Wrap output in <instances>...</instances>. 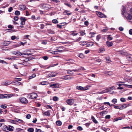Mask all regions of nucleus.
I'll return each instance as SVG.
<instances>
[{"label":"nucleus","mask_w":132,"mask_h":132,"mask_svg":"<svg viewBox=\"0 0 132 132\" xmlns=\"http://www.w3.org/2000/svg\"><path fill=\"white\" fill-rule=\"evenodd\" d=\"M120 100L121 102H125L126 101V99L125 98H122L120 99Z\"/></svg>","instance_id":"obj_54"},{"label":"nucleus","mask_w":132,"mask_h":132,"mask_svg":"<svg viewBox=\"0 0 132 132\" xmlns=\"http://www.w3.org/2000/svg\"><path fill=\"white\" fill-rule=\"evenodd\" d=\"M35 130L36 132H41V130L40 129L36 128Z\"/></svg>","instance_id":"obj_64"},{"label":"nucleus","mask_w":132,"mask_h":132,"mask_svg":"<svg viewBox=\"0 0 132 132\" xmlns=\"http://www.w3.org/2000/svg\"><path fill=\"white\" fill-rule=\"evenodd\" d=\"M14 14L16 15H19L20 14V11H15Z\"/></svg>","instance_id":"obj_48"},{"label":"nucleus","mask_w":132,"mask_h":132,"mask_svg":"<svg viewBox=\"0 0 132 132\" xmlns=\"http://www.w3.org/2000/svg\"><path fill=\"white\" fill-rule=\"evenodd\" d=\"M91 86V85H86L85 87H84V90L88 89Z\"/></svg>","instance_id":"obj_26"},{"label":"nucleus","mask_w":132,"mask_h":132,"mask_svg":"<svg viewBox=\"0 0 132 132\" xmlns=\"http://www.w3.org/2000/svg\"><path fill=\"white\" fill-rule=\"evenodd\" d=\"M127 81L130 83V84L132 83V80L131 79V78L130 79H125Z\"/></svg>","instance_id":"obj_35"},{"label":"nucleus","mask_w":132,"mask_h":132,"mask_svg":"<svg viewBox=\"0 0 132 132\" xmlns=\"http://www.w3.org/2000/svg\"><path fill=\"white\" fill-rule=\"evenodd\" d=\"M58 73L57 72H53L50 73L48 75L49 77H55V76Z\"/></svg>","instance_id":"obj_7"},{"label":"nucleus","mask_w":132,"mask_h":132,"mask_svg":"<svg viewBox=\"0 0 132 132\" xmlns=\"http://www.w3.org/2000/svg\"><path fill=\"white\" fill-rule=\"evenodd\" d=\"M80 45L84 46L87 44L88 42L87 41H81L79 42Z\"/></svg>","instance_id":"obj_25"},{"label":"nucleus","mask_w":132,"mask_h":132,"mask_svg":"<svg viewBox=\"0 0 132 132\" xmlns=\"http://www.w3.org/2000/svg\"><path fill=\"white\" fill-rule=\"evenodd\" d=\"M91 119L95 123H97V121L96 120L93 116L92 117Z\"/></svg>","instance_id":"obj_33"},{"label":"nucleus","mask_w":132,"mask_h":132,"mask_svg":"<svg viewBox=\"0 0 132 132\" xmlns=\"http://www.w3.org/2000/svg\"><path fill=\"white\" fill-rule=\"evenodd\" d=\"M126 71L129 72H132V63L130 64V67L126 69Z\"/></svg>","instance_id":"obj_13"},{"label":"nucleus","mask_w":132,"mask_h":132,"mask_svg":"<svg viewBox=\"0 0 132 132\" xmlns=\"http://www.w3.org/2000/svg\"><path fill=\"white\" fill-rule=\"evenodd\" d=\"M7 126L5 125L3 126L2 129L3 130L5 131H7Z\"/></svg>","instance_id":"obj_28"},{"label":"nucleus","mask_w":132,"mask_h":132,"mask_svg":"<svg viewBox=\"0 0 132 132\" xmlns=\"http://www.w3.org/2000/svg\"><path fill=\"white\" fill-rule=\"evenodd\" d=\"M10 44V42L8 41H5L4 42V44L5 46H7Z\"/></svg>","instance_id":"obj_42"},{"label":"nucleus","mask_w":132,"mask_h":132,"mask_svg":"<svg viewBox=\"0 0 132 132\" xmlns=\"http://www.w3.org/2000/svg\"><path fill=\"white\" fill-rule=\"evenodd\" d=\"M19 19V18L18 16H15L14 17V20L17 21Z\"/></svg>","instance_id":"obj_60"},{"label":"nucleus","mask_w":132,"mask_h":132,"mask_svg":"<svg viewBox=\"0 0 132 132\" xmlns=\"http://www.w3.org/2000/svg\"><path fill=\"white\" fill-rule=\"evenodd\" d=\"M11 83V82L9 81H7L6 82H2V84L3 85L7 86Z\"/></svg>","instance_id":"obj_19"},{"label":"nucleus","mask_w":132,"mask_h":132,"mask_svg":"<svg viewBox=\"0 0 132 132\" xmlns=\"http://www.w3.org/2000/svg\"><path fill=\"white\" fill-rule=\"evenodd\" d=\"M59 98L56 96H54L53 98V100L54 101H56L58 100Z\"/></svg>","instance_id":"obj_47"},{"label":"nucleus","mask_w":132,"mask_h":132,"mask_svg":"<svg viewBox=\"0 0 132 132\" xmlns=\"http://www.w3.org/2000/svg\"><path fill=\"white\" fill-rule=\"evenodd\" d=\"M13 96V95L12 94H5L4 97H5V98H10L12 97Z\"/></svg>","instance_id":"obj_15"},{"label":"nucleus","mask_w":132,"mask_h":132,"mask_svg":"<svg viewBox=\"0 0 132 132\" xmlns=\"http://www.w3.org/2000/svg\"><path fill=\"white\" fill-rule=\"evenodd\" d=\"M106 43L107 46L108 47L111 46L113 44V43L112 42H109L108 41L106 42Z\"/></svg>","instance_id":"obj_21"},{"label":"nucleus","mask_w":132,"mask_h":132,"mask_svg":"<svg viewBox=\"0 0 132 132\" xmlns=\"http://www.w3.org/2000/svg\"><path fill=\"white\" fill-rule=\"evenodd\" d=\"M12 54H15V55L17 56H20L21 55H22L23 54L26 55L27 56H29V55H31V53H24L22 54L20 52L18 51H14L13 52H12Z\"/></svg>","instance_id":"obj_1"},{"label":"nucleus","mask_w":132,"mask_h":132,"mask_svg":"<svg viewBox=\"0 0 132 132\" xmlns=\"http://www.w3.org/2000/svg\"><path fill=\"white\" fill-rule=\"evenodd\" d=\"M64 4L65 5H66L68 6V7H71V5L69 4L68 3L65 2Z\"/></svg>","instance_id":"obj_59"},{"label":"nucleus","mask_w":132,"mask_h":132,"mask_svg":"<svg viewBox=\"0 0 132 132\" xmlns=\"http://www.w3.org/2000/svg\"><path fill=\"white\" fill-rule=\"evenodd\" d=\"M126 59L128 61H132V55L130 54L126 56Z\"/></svg>","instance_id":"obj_17"},{"label":"nucleus","mask_w":132,"mask_h":132,"mask_svg":"<svg viewBox=\"0 0 132 132\" xmlns=\"http://www.w3.org/2000/svg\"><path fill=\"white\" fill-rule=\"evenodd\" d=\"M69 11L65 10L64 12H63V14L65 15H71L72 14L71 13H69Z\"/></svg>","instance_id":"obj_24"},{"label":"nucleus","mask_w":132,"mask_h":132,"mask_svg":"<svg viewBox=\"0 0 132 132\" xmlns=\"http://www.w3.org/2000/svg\"><path fill=\"white\" fill-rule=\"evenodd\" d=\"M27 9L24 5H21L19 6V9L21 11Z\"/></svg>","instance_id":"obj_10"},{"label":"nucleus","mask_w":132,"mask_h":132,"mask_svg":"<svg viewBox=\"0 0 132 132\" xmlns=\"http://www.w3.org/2000/svg\"><path fill=\"white\" fill-rule=\"evenodd\" d=\"M107 73H108V75L109 76L112 75L113 74L112 72L110 71H108Z\"/></svg>","instance_id":"obj_53"},{"label":"nucleus","mask_w":132,"mask_h":132,"mask_svg":"<svg viewBox=\"0 0 132 132\" xmlns=\"http://www.w3.org/2000/svg\"><path fill=\"white\" fill-rule=\"evenodd\" d=\"M119 53L122 55H124L126 54V53L124 52L123 51H119Z\"/></svg>","instance_id":"obj_45"},{"label":"nucleus","mask_w":132,"mask_h":132,"mask_svg":"<svg viewBox=\"0 0 132 132\" xmlns=\"http://www.w3.org/2000/svg\"><path fill=\"white\" fill-rule=\"evenodd\" d=\"M15 119L16 120V123H17L18 122L19 123H20L21 124H22L23 123H24V121H23V120L17 118H15Z\"/></svg>","instance_id":"obj_16"},{"label":"nucleus","mask_w":132,"mask_h":132,"mask_svg":"<svg viewBox=\"0 0 132 132\" xmlns=\"http://www.w3.org/2000/svg\"><path fill=\"white\" fill-rule=\"evenodd\" d=\"M115 87L114 86H112L108 88H106V89L108 90L107 91V92H110L111 90L114 89H115Z\"/></svg>","instance_id":"obj_22"},{"label":"nucleus","mask_w":132,"mask_h":132,"mask_svg":"<svg viewBox=\"0 0 132 132\" xmlns=\"http://www.w3.org/2000/svg\"><path fill=\"white\" fill-rule=\"evenodd\" d=\"M37 96V95L35 93H32L28 96V97L31 99L36 98Z\"/></svg>","instance_id":"obj_2"},{"label":"nucleus","mask_w":132,"mask_h":132,"mask_svg":"<svg viewBox=\"0 0 132 132\" xmlns=\"http://www.w3.org/2000/svg\"><path fill=\"white\" fill-rule=\"evenodd\" d=\"M122 14H123L125 16H126L127 12L126 11V9L125 7H124L122 9Z\"/></svg>","instance_id":"obj_23"},{"label":"nucleus","mask_w":132,"mask_h":132,"mask_svg":"<svg viewBox=\"0 0 132 132\" xmlns=\"http://www.w3.org/2000/svg\"><path fill=\"white\" fill-rule=\"evenodd\" d=\"M56 123L57 125L58 126H60L62 125L61 122L60 121H56Z\"/></svg>","instance_id":"obj_38"},{"label":"nucleus","mask_w":132,"mask_h":132,"mask_svg":"<svg viewBox=\"0 0 132 132\" xmlns=\"http://www.w3.org/2000/svg\"><path fill=\"white\" fill-rule=\"evenodd\" d=\"M74 39L73 40H75V42H77L80 41L81 39V37H78L77 38H74Z\"/></svg>","instance_id":"obj_43"},{"label":"nucleus","mask_w":132,"mask_h":132,"mask_svg":"<svg viewBox=\"0 0 132 132\" xmlns=\"http://www.w3.org/2000/svg\"><path fill=\"white\" fill-rule=\"evenodd\" d=\"M28 131L30 132H33L34 130L33 128H30L28 129Z\"/></svg>","instance_id":"obj_44"},{"label":"nucleus","mask_w":132,"mask_h":132,"mask_svg":"<svg viewBox=\"0 0 132 132\" xmlns=\"http://www.w3.org/2000/svg\"><path fill=\"white\" fill-rule=\"evenodd\" d=\"M96 13L97 15L99 17L101 18H106V16L104 14L101 13L100 12L96 11Z\"/></svg>","instance_id":"obj_5"},{"label":"nucleus","mask_w":132,"mask_h":132,"mask_svg":"<svg viewBox=\"0 0 132 132\" xmlns=\"http://www.w3.org/2000/svg\"><path fill=\"white\" fill-rule=\"evenodd\" d=\"M62 52V50H59V48H58V49L55 50L54 51H52L50 52L52 53L56 54H57V53L61 52Z\"/></svg>","instance_id":"obj_9"},{"label":"nucleus","mask_w":132,"mask_h":132,"mask_svg":"<svg viewBox=\"0 0 132 132\" xmlns=\"http://www.w3.org/2000/svg\"><path fill=\"white\" fill-rule=\"evenodd\" d=\"M77 129L80 131H81L83 129L81 127L79 126L77 127Z\"/></svg>","instance_id":"obj_57"},{"label":"nucleus","mask_w":132,"mask_h":132,"mask_svg":"<svg viewBox=\"0 0 132 132\" xmlns=\"http://www.w3.org/2000/svg\"><path fill=\"white\" fill-rule=\"evenodd\" d=\"M13 96V95L12 94H5L4 97H5V98H10L12 97Z\"/></svg>","instance_id":"obj_14"},{"label":"nucleus","mask_w":132,"mask_h":132,"mask_svg":"<svg viewBox=\"0 0 132 132\" xmlns=\"http://www.w3.org/2000/svg\"><path fill=\"white\" fill-rule=\"evenodd\" d=\"M20 102L21 103L23 104H26L28 102L27 99L25 97H21L19 99Z\"/></svg>","instance_id":"obj_3"},{"label":"nucleus","mask_w":132,"mask_h":132,"mask_svg":"<svg viewBox=\"0 0 132 132\" xmlns=\"http://www.w3.org/2000/svg\"><path fill=\"white\" fill-rule=\"evenodd\" d=\"M78 56L81 59H83L85 57V56L82 53L79 54Z\"/></svg>","instance_id":"obj_31"},{"label":"nucleus","mask_w":132,"mask_h":132,"mask_svg":"<svg viewBox=\"0 0 132 132\" xmlns=\"http://www.w3.org/2000/svg\"><path fill=\"white\" fill-rule=\"evenodd\" d=\"M52 22L54 23H58V21L56 19H53L52 21Z\"/></svg>","instance_id":"obj_51"},{"label":"nucleus","mask_w":132,"mask_h":132,"mask_svg":"<svg viewBox=\"0 0 132 132\" xmlns=\"http://www.w3.org/2000/svg\"><path fill=\"white\" fill-rule=\"evenodd\" d=\"M20 20L21 21L20 24L22 25H24L25 24V22L26 21V19L23 17H20Z\"/></svg>","instance_id":"obj_8"},{"label":"nucleus","mask_w":132,"mask_h":132,"mask_svg":"<svg viewBox=\"0 0 132 132\" xmlns=\"http://www.w3.org/2000/svg\"><path fill=\"white\" fill-rule=\"evenodd\" d=\"M9 122L12 123L16 124V120L15 119L14 120H10L9 121Z\"/></svg>","instance_id":"obj_30"},{"label":"nucleus","mask_w":132,"mask_h":132,"mask_svg":"<svg viewBox=\"0 0 132 132\" xmlns=\"http://www.w3.org/2000/svg\"><path fill=\"white\" fill-rule=\"evenodd\" d=\"M43 114L47 116H49L50 115V113L49 111H47L46 112H45Z\"/></svg>","instance_id":"obj_40"},{"label":"nucleus","mask_w":132,"mask_h":132,"mask_svg":"<svg viewBox=\"0 0 132 132\" xmlns=\"http://www.w3.org/2000/svg\"><path fill=\"white\" fill-rule=\"evenodd\" d=\"M55 3H56L57 5H59L60 3V1L57 0H56L55 2Z\"/></svg>","instance_id":"obj_58"},{"label":"nucleus","mask_w":132,"mask_h":132,"mask_svg":"<svg viewBox=\"0 0 132 132\" xmlns=\"http://www.w3.org/2000/svg\"><path fill=\"white\" fill-rule=\"evenodd\" d=\"M108 30V29L107 28H105V29L102 30H101V32H106Z\"/></svg>","instance_id":"obj_55"},{"label":"nucleus","mask_w":132,"mask_h":132,"mask_svg":"<svg viewBox=\"0 0 132 132\" xmlns=\"http://www.w3.org/2000/svg\"><path fill=\"white\" fill-rule=\"evenodd\" d=\"M66 102L69 105H71L74 103V100L73 99H69L67 100Z\"/></svg>","instance_id":"obj_4"},{"label":"nucleus","mask_w":132,"mask_h":132,"mask_svg":"<svg viewBox=\"0 0 132 132\" xmlns=\"http://www.w3.org/2000/svg\"><path fill=\"white\" fill-rule=\"evenodd\" d=\"M107 90H108L107 89H106L102 91L101 92H99L98 93L99 94H103L105 93H107Z\"/></svg>","instance_id":"obj_34"},{"label":"nucleus","mask_w":132,"mask_h":132,"mask_svg":"<svg viewBox=\"0 0 132 132\" xmlns=\"http://www.w3.org/2000/svg\"><path fill=\"white\" fill-rule=\"evenodd\" d=\"M50 86L53 88H57L59 87V85L58 84H54L50 85Z\"/></svg>","instance_id":"obj_12"},{"label":"nucleus","mask_w":132,"mask_h":132,"mask_svg":"<svg viewBox=\"0 0 132 132\" xmlns=\"http://www.w3.org/2000/svg\"><path fill=\"white\" fill-rule=\"evenodd\" d=\"M94 32H90L89 34V37H94Z\"/></svg>","instance_id":"obj_36"},{"label":"nucleus","mask_w":132,"mask_h":132,"mask_svg":"<svg viewBox=\"0 0 132 132\" xmlns=\"http://www.w3.org/2000/svg\"><path fill=\"white\" fill-rule=\"evenodd\" d=\"M107 39L109 40H111L113 39V37L110 35H107Z\"/></svg>","instance_id":"obj_32"},{"label":"nucleus","mask_w":132,"mask_h":132,"mask_svg":"<svg viewBox=\"0 0 132 132\" xmlns=\"http://www.w3.org/2000/svg\"><path fill=\"white\" fill-rule=\"evenodd\" d=\"M4 94L3 95V94H0V98H5L4 97Z\"/></svg>","instance_id":"obj_63"},{"label":"nucleus","mask_w":132,"mask_h":132,"mask_svg":"<svg viewBox=\"0 0 132 132\" xmlns=\"http://www.w3.org/2000/svg\"><path fill=\"white\" fill-rule=\"evenodd\" d=\"M14 128L13 126L9 125L7 126V131H12L13 130Z\"/></svg>","instance_id":"obj_18"},{"label":"nucleus","mask_w":132,"mask_h":132,"mask_svg":"<svg viewBox=\"0 0 132 132\" xmlns=\"http://www.w3.org/2000/svg\"><path fill=\"white\" fill-rule=\"evenodd\" d=\"M80 69H73L72 70V71H74L75 72H78L79 71V70H80Z\"/></svg>","instance_id":"obj_62"},{"label":"nucleus","mask_w":132,"mask_h":132,"mask_svg":"<svg viewBox=\"0 0 132 132\" xmlns=\"http://www.w3.org/2000/svg\"><path fill=\"white\" fill-rule=\"evenodd\" d=\"M16 130L17 132H22L23 130L22 129L17 128L16 129Z\"/></svg>","instance_id":"obj_37"},{"label":"nucleus","mask_w":132,"mask_h":132,"mask_svg":"<svg viewBox=\"0 0 132 132\" xmlns=\"http://www.w3.org/2000/svg\"><path fill=\"white\" fill-rule=\"evenodd\" d=\"M13 9L12 7H10V8L9 9H8V11L9 12H11V11H12L13 10Z\"/></svg>","instance_id":"obj_61"},{"label":"nucleus","mask_w":132,"mask_h":132,"mask_svg":"<svg viewBox=\"0 0 132 132\" xmlns=\"http://www.w3.org/2000/svg\"><path fill=\"white\" fill-rule=\"evenodd\" d=\"M69 75H66L62 77L61 78L64 80H68Z\"/></svg>","instance_id":"obj_29"},{"label":"nucleus","mask_w":132,"mask_h":132,"mask_svg":"<svg viewBox=\"0 0 132 132\" xmlns=\"http://www.w3.org/2000/svg\"><path fill=\"white\" fill-rule=\"evenodd\" d=\"M101 37V36L100 35H97L96 37V40L98 41H99Z\"/></svg>","instance_id":"obj_50"},{"label":"nucleus","mask_w":132,"mask_h":132,"mask_svg":"<svg viewBox=\"0 0 132 132\" xmlns=\"http://www.w3.org/2000/svg\"><path fill=\"white\" fill-rule=\"evenodd\" d=\"M0 107L1 108L4 109L7 108L6 105L5 104L1 105Z\"/></svg>","instance_id":"obj_46"},{"label":"nucleus","mask_w":132,"mask_h":132,"mask_svg":"<svg viewBox=\"0 0 132 132\" xmlns=\"http://www.w3.org/2000/svg\"><path fill=\"white\" fill-rule=\"evenodd\" d=\"M105 51V50L103 48H102L100 49L99 50V52L101 53L103 51Z\"/></svg>","instance_id":"obj_56"},{"label":"nucleus","mask_w":132,"mask_h":132,"mask_svg":"<svg viewBox=\"0 0 132 132\" xmlns=\"http://www.w3.org/2000/svg\"><path fill=\"white\" fill-rule=\"evenodd\" d=\"M130 22H132V14H129L126 18Z\"/></svg>","instance_id":"obj_11"},{"label":"nucleus","mask_w":132,"mask_h":132,"mask_svg":"<svg viewBox=\"0 0 132 132\" xmlns=\"http://www.w3.org/2000/svg\"><path fill=\"white\" fill-rule=\"evenodd\" d=\"M123 85L126 87H127L129 88H132V85H128L125 84H123Z\"/></svg>","instance_id":"obj_49"},{"label":"nucleus","mask_w":132,"mask_h":132,"mask_svg":"<svg viewBox=\"0 0 132 132\" xmlns=\"http://www.w3.org/2000/svg\"><path fill=\"white\" fill-rule=\"evenodd\" d=\"M36 76V75L35 73L32 74L31 76H30L29 78V79H31L33 78H34Z\"/></svg>","instance_id":"obj_39"},{"label":"nucleus","mask_w":132,"mask_h":132,"mask_svg":"<svg viewBox=\"0 0 132 132\" xmlns=\"http://www.w3.org/2000/svg\"><path fill=\"white\" fill-rule=\"evenodd\" d=\"M128 106V105L127 104H123L120 106V110H122L124 109L125 108Z\"/></svg>","instance_id":"obj_20"},{"label":"nucleus","mask_w":132,"mask_h":132,"mask_svg":"<svg viewBox=\"0 0 132 132\" xmlns=\"http://www.w3.org/2000/svg\"><path fill=\"white\" fill-rule=\"evenodd\" d=\"M76 88L79 90H84V87L80 86H77L76 87Z\"/></svg>","instance_id":"obj_41"},{"label":"nucleus","mask_w":132,"mask_h":132,"mask_svg":"<svg viewBox=\"0 0 132 132\" xmlns=\"http://www.w3.org/2000/svg\"><path fill=\"white\" fill-rule=\"evenodd\" d=\"M66 71H67V73L69 74L73 75V74L72 70H69Z\"/></svg>","instance_id":"obj_27"},{"label":"nucleus","mask_w":132,"mask_h":132,"mask_svg":"<svg viewBox=\"0 0 132 132\" xmlns=\"http://www.w3.org/2000/svg\"><path fill=\"white\" fill-rule=\"evenodd\" d=\"M112 102L113 103L115 104L117 102V100L116 98H114L112 100Z\"/></svg>","instance_id":"obj_52"},{"label":"nucleus","mask_w":132,"mask_h":132,"mask_svg":"<svg viewBox=\"0 0 132 132\" xmlns=\"http://www.w3.org/2000/svg\"><path fill=\"white\" fill-rule=\"evenodd\" d=\"M42 7L43 8L46 10L51 8L50 5L47 4H43L42 5Z\"/></svg>","instance_id":"obj_6"}]
</instances>
